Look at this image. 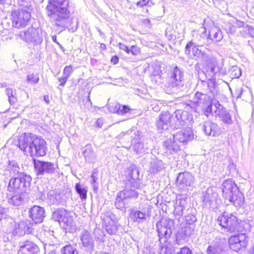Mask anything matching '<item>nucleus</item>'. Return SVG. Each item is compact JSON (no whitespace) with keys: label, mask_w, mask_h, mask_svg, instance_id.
<instances>
[{"label":"nucleus","mask_w":254,"mask_h":254,"mask_svg":"<svg viewBox=\"0 0 254 254\" xmlns=\"http://www.w3.org/2000/svg\"><path fill=\"white\" fill-rule=\"evenodd\" d=\"M69 7L68 0H49L46 12L51 22L64 29L70 25Z\"/></svg>","instance_id":"1"},{"label":"nucleus","mask_w":254,"mask_h":254,"mask_svg":"<svg viewBox=\"0 0 254 254\" xmlns=\"http://www.w3.org/2000/svg\"><path fill=\"white\" fill-rule=\"evenodd\" d=\"M46 145V141L41 137L28 133L19 137L17 145L25 155L33 157L45 156Z\"/></svg>","instance_id":"2"},{"label":"nucleus","mask_w":254,"mask_h":254,"mask_svg":"<svg viewBox=\"0 0 254 254\" xmlns=\"http://www.w3.org/2000/svg\"><path fill=\"white\" fill-rule=\"evenodd\" d=\"M157 231L160 241L164 238L165 244L161 246L160 252L161 254H172L175 252L173 245L168 242V239L172 234L175 228L174 221L169 218H162L157 224Z\"/></svg>","instance_id":"3"},{"label":"nucleus","mask_w":254,"mask_h":254,"mask_svg":"<svg viewBox=\"0 0 254 254\" xmlns=\"http://www.w3.org/2000/svg\"><path fill=\"white\" fill-rule=\"evenodd\" d=\"M30 225V224L28 221H21L16 223L11 217L7 218L3 223V227L7 233L12 232L13 235L18 236L33 233V229Z\"/></svg>","instance_id":"4"},{"label":"nucleus","mask_w":254,"mask_h":254,"mask_svg":"<svg viewBox=\"0 0 254 254\" xmlns=\"http://www.w3.org/2000/svg\"><path fill=\"white\" fill-rule=\"evenodd\" d=\"M32 178L28 175L22 177H12L9 180L7 190L14 193H25L30 187Z\"/></svg>","instance_id":"5"},{"label":"nucleus","mask_w":254,"mask_h":254,"mask_svg":"<svg viewBox=\"0 0 254 254\" xmlns=\"http://www.w3.org/2000/svg\"><path fill=\"white\" fill-rule=\"evenodd\" d=\"M211 96L206 94H203L200 92L195 93L192 100H190L186 104L187 106L196 112V108L198 106H202L203 108H206V112L208 113H212V107L210 105Z\"/></svg>","instance_id":"6"},{"label":"nucleus","mask_w":254,"mask_h":254,"mask_svg":"<svg viewBox=\"0 0 254 254\" xmlns=\"http://www.w3.org/2000/svg\"><path fill=\"white\" fill-rule=\"evenodd\" d=\"M217 223L222 227L225 228L227 232L233 233L239 231V222L237 217L233 214L226 212L219 216Z\"/></svg>","instance_id":"7"},{"label":"nucleus","mask_w":254,"mask_h":254,"mask_svg":"<svg viewBox=\"0 0 254 254\" xmlns=\"http://www.w3.org/2000/svg\"><path fill=\"white\" fill-rule=\"evenodd\" d=\"M17 9L11 13L12 26L16 28H22L25 26L30 19L29 9Z\"/></svg>","instance_id":"8"},{"label":"nucleus","mask_w":254,"mask_h":254,"mask_svg":"<svg viewBox=\"0 0 254 254\" xmlns=\"http://www.w3.org/2000/svg\"><path fill=\"white\" fill-rule=\"evenodd\" d=\"M33 163L35 172L38 176L52 175L57 171L54 164L52 162L33 159Z\"/></svg>","instance_id":"9"},{"label":"nucleus","mask_w":254,"mask_h":254,"mask_svg":"<svg viewBox=\"0 0 254 254\" xmlns=\"http://www.w3.org/2000/svg\"><path fill=\"white\" fill-rule=\"evenodd\" d=\"M21 36L23 40L27 43L39 44L43 41L42 30L39 28L33 27V25L25 31Z\"/></svg>","instance_id":"10"},{"label":"nucleus","mask_w":254,"mask_h":254,"mask_svg":"<svg viewBox=\"0 0 254 254\" xmlns=\"http://www.w3.org/2000/svg\"><path fill=\"white\" fill-rule=\"evenodd\" d=\"M183 72L176 66L174 69L171 77L168 80L166 86L173 91L176 90L183 86Z\"/></svg>","instance_id":"11"},{"label":"nucleus","mask_w":254,"mask_h":254,"mask_svg":"<svg viewBox=\"0 0 254 254\" xmlns=\"http://www.w3.org/2000/svg\"><path fill=\"white\" fill-rule=\"evenodd\" d=\"M194 180V177L189 172L180 173L177 178L176 185L180 190L186 191L188 187L193 186Z\"/></svg>","instance_id":"12"},{"label":"nucleus","mask_w":254,"mask_h":254,"mask_svg":"<svg viewBox=\"0 0 254 254\" xmlns=\"http://www.w3.org/2000/svg\"><path fill=\"white\" fill-rule=\"evenodd\" d=\"M203 39V38L199 36V39L198 42H196L191 41L189 42L186 46L185 54L188 55H190V49L191 48L192 53L194 57L197 58L205 59L206 57V54L197 47L198 46L203 45V42L201 40Z\"/></svg>","instance_id":"13"},{"label":"nucleus","mask_w":254,"mask_h":254,"mask_svg":"<svg viewBox=\"0 0 254 254\" xmlns=\"http://www.w3.org/2000/svg\"><path fill=\"white\" fill-rule=\"evenodd\" d=\"M217 196V193L213 191L212 189H207L206 191L203 192V195L201 196L203 206L209 209L216 208Z\"/></svg>","instance_id":"14"},{"label":"nucleus","mask_w":254,"mask_h":254,"mask_svg":"<svg viewBox=\"0 0 254 254\" xmlns=\"http://www.w3.org/2000/svg\"><path fill=\"white\" fill-rule=\"evenodd\" d=\"M195 225H187L181 228L180 232L176 235V243L178 245L187 243L189 237L193 233Z\"/></svg>","instance_id":"15"},{"label":"nucleus","mask_w":254,"mask_h":254,"mask_svg":"<svg viewBox=\"0 0 254 254\" xmlns=\"http://www.w3.org/2000/svg\"><path fill=\"white\" fill-rule=\"evenodd\" d=\"M247 242V237L244 234L231 236L229 239V244L230 249L236 252L240 250L242 247H246Z\"/></svg>","instance_id":"16"},{"label":"nucleus","mask_w":254,"mask_h":254,"mask_svg":"<svg viewBox=\"0 0 254 254\" xmlns=\"http://www.w3.org/2000/svg\"><path fill=\"white\" fill-rule=\"evenodd\" d=\"M223 196L226 199L230 198L231 196L239 190L235 182L231 179L225 180L222 186Z\"/></svg>","instance_id":"17"},{"label":"nucleus","mask_w":254,"mask_h":254,"mask_svg":"<svg viewBox=\"0 0 254 254\" xmlns=\"http://www.w3.org/2000/svg\"><path fill=\"white\" fill-rule=\"evenodd\" d=\"M177 121L175 127L180 128L188 124L192 120V115L188 112L182 110H176L175 112Z\"/></svg>","instance_id":"18"},{"label":"nucleus","mask_w":254,"mask_h":254,"mask_svg":"<svg viewBox=\"0 0 254 254\" xmlns=\"http://www.w3.org/2000/svg\"><path fill=\"white\" fill-rule=\"evenodd\" d=\"M202 128L207 136H217L221 133L220 128L217 124L211 121L204 122L202 125Z\"/></svg>","instance_id":"19"},{"label":"nucleus","mask_w":254,"mask_h":254,"mask_svg":"<svg viewBox=\"0 0 254 254\" xmlns=\"http://www.w3.org/2000/svg\"><path fill=\"white\" fill-rule=\"evenodd\" d=\"M28 215L35 223H41L45 217V210L43 207L35 205L29 209Z\"/></svg>","instance_id":"20"},{"label":"nucleus","mask_w":254,"mask_h":254,"mask_svg":"<svg viewBox=\"0 0 254 254\" xmlns=\"http://www.w3.org/2000/svg\"><path fill=\"white\" fill-rule=\"evenodd\" d=\"M80 240L83 246L86 248V251L89 254H92L94 251V242L87 230H84L82 232Z\"/></svg>","instance_id":"21"},{"label":"nucleus","mask_w":254,"mask_h":254,"mask_svg":"<svg viewBox=\"0 0 254 254\" xmlns=\"http://www.w3.org/2000/svg\"><path fill=\"white\" fill-rule=\"evenodd\" d=\"M82 153L86 162L94 163L97 159V154L91 144H88L83 147Z\"/></svg>","instance_id":"22"},{"label":"nucleus","mask_w":254,"mask_h":254,"mask_svg":"<svg viewBox=\"0 0 254 254\" xmlns=\"http://www.w3.org/2000/svg\"><path fill=\"white\" fill-rule=\"evenodd\" d=\"M174 140L180 142H186L191 140L193 137V134L191 129L187 128L180 131L176 132L173 135Z\"/></svg>","instance_id":"23"},{"label":"nucleus","mask_w":254,"mask_h":254,"mask_svg":"<svg viewBox=\"0 0 254 254\" xmlns=\"http://www.w3.org/2000/svg\"><path fill=\"white\" fill-rule=\"evenodd\" d=\"M171 118V115L168 112L161 114L156 123L158 129L161 131L168 129L170 126Z\"/></svg>","instance_id":"24"},{"label":"nucleus","mask_w":254,"mask_h":254,"mask_svg":"<svg viewBox=\"0 0 254 254\" xmlns=\"http://www.w3.org/2000/svg\"><path fill=\"white\" fill-rule=\"evenodd\" d=\"M176 140L173 138L166 139L163 143V147L166 152H169L170 154L177 153L180 150V146L176 142Z\"/></svg>","instance_id":"25"},{"label":"nucleus","mask_w":254,"mask_h":254,"mask_svg":"<svg viewBox=\"0 0 254 254\" xmlns=\"http://www.w3.org/2000/svg\"><path fill=\"white\" fill-rule=\"evenodd\" d=\"M187 198L183 195L177 197L174 211L175 215L181 216L183 215V210L185 209L187 203Z\"/></svg>","instance_id":"26"},{"label":"nucleus","mask_w":254,"mask_h":254,"mask_svg":"<svg viewBox=\"0 0 254 254\" xmlns=\"http://www.w3.org/2000/svg\"><path fill=\"white\" fill-rule=\"evenodd\" d=\"M20 251L23 254H37L39 248L33 243L26 241L24 245L20 247Z\"/></svg>","instance_id":"27"},{"label":"nucleus","mask_w":254,"mask_h":254,"mask_svg":"<svg viewBox=\"0 0 254 254\" xmlns=\"http://www.w3.org/2000/svg\"><path fill=\"white\" fill-rule=\"evenodd\" d=\"M227 199L232 202V204L237 207H242L245 203L244 194L239 190L231 196L230 198Z\"/></svg>","instance_id":"28"},{"label":"nucleus","mask_w":254,"mask_h":254,"mask_svg":"<svg viewBox=\"0 0 254 254\" xmlns=\"http://www.w3.org/2000/svg\"><path fill=\"white\" fill-rule=\"evenodd\" d=\"M8 169L10 172L12 177H22V175H27L23 172V169L20 168L17 163L11 162L8 164Z\"/></svg>","instance_id":"29"},{"label":"nucleus","mask_w":254,"mask_h":254,"mask_svg":"<svg viewBox=\"0 0 254 254\" xmlns=\"http://www.w3.org/2000/svg\"><path fill=\"white\" fill-rule=\"evenodd\" d=\"M126 200V199L118 192L115 198L114 205L116 208L122 211H126L127 205Z\"/></svg>","instance_id":"30"},{"label":"nucleus","mask_w":254,"mask_h":254,"mask_svg":"<svg viewBox=\"0 0 254 254\" xmlns=\"http://www.w3.org/2000/svg\"><path fill=\"white\" fill-rule=\"evenodd\" d=\"M120 194L127 200L131 198H137L138 196L139 192L134 190L127 187L125 189L119 191Z\"/></svg>","instance_id":"31"},{"label":"nucleus","mask_w":254,"mask_h":254,"mask_svg":"<svg viewBox=\"0 0 254 254\" xmlns=\"http://www.w3.org/2000/svg\"><path fill=\"white\" fill-rule=\"evenodd\" d=\"M208 38L214 42H219L223 38V35L220 30L216 27H213L209 31Z\"/></svg>","instance_id":"32"},{"label":"nucleus","mask_w":254,"mask_h":254,"mask_svg":"<svg viewBox=\"0 0 254 254\" xmlns=\"http://www.w3.org/2000/svg\"><path fill=\"white\" fill-rule=\"evenodd\" d=\"M207 87L209 92L212 97H214L218 94V88L214 79H208L207 82Z\"/></svg>","instance_id":"33"},{"label":"nucleus","mask_w":254,"mask_h":254,"mask_svg":"<svg viewBox=\"0 0 254 254\" xmlns=\"http://www.w3.org/2000/svg\"><path fill=\"white\" fill-rule=\"evenodd\" d=\"M8 200V202L14 206H19L23 201L24 193H15Z\"/></svg>","instance_id":"34"},{"label":"nucleus","mask_w":254,"mask_h":254,"mask_svg":"<svg viewBox=\"0 0 254 254\" xmlns=\"http://www.w3.org/2000/svg\"><path fill=\"white\" fill-rule=\"evenodd\" d=\"M164 168V165L161 160L155 159L151 162L150 166V171L151 173L155 174Z\"/></svg>","instance_id":"35"},{"label":"nucleus","mask_w":254,"mask_h":254,"mask_svg":"<svg viewBox=\"0 0 254 254\" xmlns=\"http://www.w3.org/2000/svg\"><path fill=\"white\" fill-rule=\"evenodd\" d=\"M215 116L220 118L221 120L225 124H230L232 123L231 117L225 109L221 112L218 111L217 114Z\"/></svg>","instance_id":"36"},{"label":"nucleus","mask_w":254,"mask_h":254,"mask_svg":"<svg viewBox=\"0 0 254 254\" xmlns=\"http://www.w3.org/2000/svg\"><path fill=\"white\" fill-rule=\"evenodd\" d=\"M75 189L76 192L79 195L80 198L85 199L87 197V187L80 183H76L75 186Z\"/></svg>","instance_id":"37"},{"label":"nucleus","mask_w":254,"mask_h":254,"mask_svg":"<svg viewBox=\"0 0 254 254\" xmlns=\"http://www.w3.org/2000/svg\"><path fill=\"white\" fill-rule=\"evenodd\" d=\"M139 210H135L134 208H132L130 209V213L133 215L135 221H139L140 220H146V213L143 210H142L140 207L139 208Z\"/></svg>","instance_id":"38"},{"label":"nucleus","mask_w":254,"mask_h":254,"mask_svg":"<svg viewBox=\"0 0 254 254\" xmlns=\"http://www.w3.org/2000/svg\"><path fill=\"white\" fill-rule=\"evenodd\" d=\"M127 174L129 179H139V172L134 164H131L127 168Z\"/></svg>","instance_id":"39"},{"label":"nucleus","mask_w":254,"mask_h":254,"mask_svg":"<svg viewBox=\"0 0 254 254\" xmlns=\"http://www.w3.org/2000/svg\"><path fill=\"white\" fill-rule=\"evenodd\" d=\"M148 149L147 144L143 142H139L133 145V150L137 154H142L145 152Z\"/></svg>","instance_id":"40"},{"label":"nucleus","mask_w":254,"mask_h":254,"mask_svg":"<svg viewBox=\"0 0 254 254\" xmlns=\"http://www.w3.org/2000/svg\"><path fill=\"white\" fill-rule=\"evenodd\" d=\"M66 214V211L64 209H58L53 213V217L56 221L61 224L62 220H63V217H64Z\"/></svg>","instance_id":"41"},{"label":"nucleus","mask_w":254,"mask_h":254,"mask_svg":"<svg viewBox=\"0 0 254 254\" xmlns=\"http://www.w3.org/2000/svg\"><path fill=\"white\" fill-rule=\"evenodd\" d=\"M101 217L106 226H112L114 224L115 216L111 213L108 212L107 214L102 215Z\"/></svg>","instance_id":"42"},{"label":"nucleus","mask_w":254,"mask_h":254,"mask_svg":"<svg viewBox=\"0 0 254 254\" xmlns=\"http://www.w3.org/2000/svg\"><path fill=\"white\" fill-rule=\"evenodd\" d=\"M210 105L211 106L212 111L214 110L215 115L217 114L218 111L221 112L225 109L217 100L214 99V97H212Z\"/></svg>","instance_id":"43"},{"label":"nucleus","mask_w":254,"mask_h":254,"mask_svg":"<svg viewBox=\"0 0 254 254\" xmlns=\"http://www.w3.org/2000/svg\"><path fill=\"white\" fill-rule=\"evenodd\" d=\"M140 184L141 183L139 179H128L126 186L127 187H128L134 190L139 189L140 188Z\"/></svg>","instance_id":"44"},{"label":"nucleus","mask_w":254,"mask_h":254,"mask_svg":"<svg viewBox=\"0 0 254 254\" xmlns=\"http://www.w3.org/2000/svg\"><path fill=\"white\" fill-rule=\"evenodd\" d=\"M62 254H78L76 249L71 245H66L62 249Z\"/></svg>","instance_id":"45"},{"label":"nucleus","mask_w":254,"mask_h":254,"mask_svg":"<svg viewBox=\"0 0 254 254\" xmlns=\"http://www.w3.org/2000/svg\"><path fill=\"white\" fill-rule=\"evenodd\" d=\"M185 220L187 225H195L194 223L197 220V218L194 214L192 212H188L185 216Z\"/></svg>","instance_id":"46"},{"label":"nucleus","mask_w":254,"mask_h":254,"mask_svg":"<svg viewBox=\"0 0 254 254\" xmlns=\"http://www.w3.org/2000/svg\"><path fill=\"white\" fill-rule=\"evenodd\" d=\"M73 221V218L72 216L70 215V213L66 211V214L64 217H63V220L62 223L63 225L66 227H71L72 226V223Z\"/></svg>","instance_id":"47"},{"label":"nucleus","mask_w":254,"mask_h":254,"mask_svg":"<svg viewBox=\"0 0 254 254\" xmlns=\"http://www.w3.org/2000/svg\"><path fill=\"white\" fill-rule=\"evenodd\" d=\"M221 248L218 246H209L207 249V254H221Z\"/></svg>","instance_id":"48"},{"label":"nucleus","mask_w":254,"mask_h":254,"mask_svg":"<svg viewBox=\"0 0 254 254\" xmlns=\"http://www.w3.org/2000/svg\"><path fill=\"white\" fill-rule=\"evenodd\" d=\"M229 72L233 78H239L241 75V69L237 66H232Z\"/></svg>","instance_id":"49"},{"label":"nucleus","mask_w":254,"mask_h":254,"mask_svg":"<svg viewBox=\"0 0 254 254\" xmlns=\"http://www.w3.org/2000/svg\"><path fill=\"white\" fill-rule=\"evenodd\" d=\"M64 196L63 194H56L55 199H53V203L64 205L65 203L66 200L65 198H63Z\"/></svg>","instance_id":"50"},{"label":"nucleus","mask_w":254,"mask_h":254,"mask_svg":"<svg viewBox=\"0 0 254 254\" xmlns=\"http://www.w3.org/2000/svg\"><path fill=\"white\" fill-rule=\"evenodd\" d=\"M39 80V77L38 74L33 73L29 74L27 76V81L31 83L37 84Z\"/></svg>","instance_id":"51"},{"label":"nucleus","mask_w":254,"mask_h":254,"mask_svg":"<svg viewBox=\"0 0 254 254\" xmlns=\"http://www.w3.org/2000/svg\"><path fill=\"white\" fill-rule=\"evenodd\" d=\"M91 178L92 179L91 185L93 187L94 191H97L98 189V185L97 183L98 180L97 174L93 172L92 173Z\"/></svg>","instance_id":"52"},{"label":"nucleus","mask_w":254,"mask_h":254,"mask_svg":"<svg viewBox=\"0 0 254 254\" xmlns=\"http://www.w3.org/2000/svg\"><path fill=\"white\" fill-rule=\"evenodd\" d=\"M118 110H119L118 115L121 116L125 115L131 110L128 106L123 105H121V106H119Z\"/></svg>","instance_id":"53"},{"label":"nucleus","mask_w":254,"mask_h":254,"mask_svg":"<svg viewBox=\"0 0 254 254\" xmlns=\"http://www.w3.org/2000/svg\"><path fill=\"white\" fill-rule=\"evenodd\" d=\"M7 209L2 207L0 205V221H1V224L3 225V223L5 222L6 219L9 216L6 215Z\"/></svg>","instance_id":"54"},{"label":"nucleus","mask_w":254,"mask_h":254,"mask_svg":"<svg viewBox=\"0 0 254 254\" xmlns=\"http://www.w3.org/2000/svg\"><path fill=\"white\" fill-rule=\"evenodd\" d=\"M236 26L232 25L231 23L226 24L224 28V30L228 33V34H233L236 31Z\"/></svg>","instance_id":"55"},{"label":"nucleus","mask_w":254,"mask_h":254,"mask_svg":"<svg viewBox=\"0 0 254 254\" xmlns=\"http://www.w3.org/2000/svg\"><path fill=\"white\" fill-rule=\"evenodd\" d=\"M19 4L28 9H31V0H18Z\"/></svg>","instance_id":"56"},{"label":"nucleus","mask_w":254,"mask_h":254,"mask_svg":"<svg viewBox=\"0 0 254 254\" xmlns=\"http://www.w3.org/2000/svg\"><path fill=\"white\" fill-rule=\"evenodd\" d=\"M73 72L72 67L71 65L66 66L63 71V75L68 78Z\"/></svg>","instance_id":"57"},{"label":"nucleus","mask_w":254,"mask_h":254,"mask_svg":"<svg viewBox=\"0 0 254 254\" xmlns=\"http://www.w3.org/2000/svg\"><path fill=\"white\" fill-rule=\"evenodd\" d=\"M140 52V49L136 46H132L129 50V53H131L134 56L138 55Z\"/></svg>","instance_id":"58"},{"label":"nucleus","mask_w":254,"mask_h":254,"mask_svg":"<svg viewBox=\"0 0 254 254\" xmlns=\"http://www.w3.org/2000/svg\"><path fill=\"white\" fill-rule=\"evenodd\" d=\"M177 254H192L191 250L187 247L181 248L180 251Z\"/></svg>","instance_id":"59"},{"label":"nucleus","mask_w":254,"mask_h":254,"mask_svg":"<svg viewBox=\"0 0 254 254\" xmlns=\"http://www.w3.org/2000/svg\"><path fill=\"white\" fill-rule=\"evenodd\" d=\"M119 106H121V104L118 103L113 104L110 107V111L114 113H117L118 115V111H119L118 108Z\"/></svg>","instance_id":"60"},{"label":"nucleus","mask_w":254,"mask_h":254,"mask_svg":"<svg viewBox=\"0 0 254 254\" xmlns=\"http://www.w3.org/2000/svg\"><path fill=\"white\" fill-rule=\"evenodd\" d=\"M118 46L120 50L125 51L127 54H129L130 49L127 45L120 43Z\"/></svg>","instance_id":"61"},{"label":"nucleus","mask_w":254,"mask_h":254,"mask_svg":"<svg viewBox=\"0 0 254 254\" xmlns=\"http://www.w3.org/2000/svg\"><path fill=\"white\" fill-rule=\"evenodd\" d=\"M67 79L68 78L63 75L62 77H59L58 78V80L60 82V84L59 85H61V86H64L65 85V84L66 83L67 80Z\"/></svg>","instance_id":"62"},{"label":"nucleus","mask_w":254,"mask_h":254,"mask_svg":"<svg viewBox=\"0 0 254 254\" xmlns=\"http://www.w3.org/2000/svg\"><path fill=\"white\" fill-rule=\"evenodd\" d=\"M106 230L110 234H115L116 233L117 228L115 226L112 228H109L108 226H107Z\"/></svg>","instance_id":"63"},{"label":"nucleus","mask_w":254,"mask_h":254,"mask_svg":"<svg viewBox=\"0 0 254 254\" xmlns=\"http://www.w3.org/2000/svg\"><path fill=\"white\" fill-rule=\"evenodd\" d=\"M246 30L248 31L249 33L251 35V36L254 37V28L251 26H249L247 25L245 27Z\"/></svg>","instance_id":"64"}]
</instances>
